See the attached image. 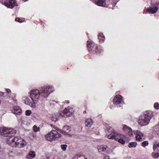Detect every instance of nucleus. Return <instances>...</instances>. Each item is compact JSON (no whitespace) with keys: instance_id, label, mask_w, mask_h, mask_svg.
Listing matches in <instances>:
<instances>
[{"instance_id":"20","label":"nucleus","mask_w":159,"mask_h":159,"mask_svg":"<svg viewBox=\"0 0 159 159\" xmlns=\"http://www.w3.org/2000/svg\"><path fill=\"white\" fill-rule=\"evenodd\" d=\"M95 45V44L92 43L90 41H88L87 43V45L88 47V50L89 51H91V49H91L94 46V45Z\"/></svg>"},{"instance_id":"34","label":"nucleus","mask_w":159,"mask_h":159,"mask_svg":"<svg viewBox=\"0 0 159 159\" xmlns=\"http://www.w3.org/2000/svg\"><path fill=\"white\" fill-rule=\"evenodd\" d=\"M157 144H154L153 146V150L154 151H157L158 150V148H157Z\"/></svg>"},{"instance_id":"5","label":"nucleus","mask_w":159,"mask_h":159,"mask_svg":"<svg viewBox=\"0 0 159 159\" xmlns=\"http://www.w3.org/2000/svg\"><path fill=\"white\" fill-rule=\"evenodd\" d=\"M17 139L15 142V147H17L19 148H23L27 144L26 141L24 139L18 137H17Z\"/></svg>"},{"instance_id":"10","label":"nucleus","mask_w":159,"mask_h":159,"mask_svg":"<svg viewBox=\"0 0 159 159\" xmlns=\"http://www.w3.org/2000/svg\"><path fill=\"white\" fill-rule=\"evenodd\" d=\"M23 100L24 101V103L25 104L30 106L31 107L34 108L36 106L35 105V103L33 102V103H32L31 101L27 97H23Z\"/></svg>"},{"instance_id":"35","label":"nucleus","mask_w":159,"mask_h":159,"mask_svg":"<svg viewBox=\"0 0 159 159\" xmlns=\"http://www.w3.org/2000/svg\"><path fill=\"white\" fill-rule=\"evenodd\" d=\"M154 133L156 135L159 137V129L154 130Z\"/></svg>"},{"instance_id":"39","label":"nucleus","mask_w":159,"mask_h":159,"mask_svg":"<svg viewBox=\"0 0 159 159\" xmlns=\"http://www.w3.org/2000/svg\"><path fill=\"white\" fill-rule=\"evenodd\" d=\"M103 159H110V158L108 156H106L103 158Z\"/></svg>"},{"instance_id":"25","label":"nucleus","mask_w":159,"mask_h":159,"mask_svg":"<svg viewBox=\"0 0 159 159\" xmlns=\"http://www.w3.org/2000/svg\"><path fill=\"white\" fill-rule=\"evenodd\" d=\"M137 144L136 142H130L129 143L128 146L130 148H135Z\"/></svg>"},{"instance_id":"45","label":"nucleus","mask_w":159,"mask_h":159,"mask_svg":"<svg viewBox=\"0 0 159 159\" xmlns=\"http://www.w3.org/2000/svg\"><path fill=\"white\" fill-rule=\"evenodd\" d=\"M97 48H96V49H97V50H98V49H97Z\"/></svg>"},{"instance_id":"1","label":"nucleus","mask_w":159,"mask_h":159,"mask_svg":"<svg viewBox=\"0 0 159 159\" xmlns=\"http://www.w3.org/2000/svg\"><path fill=\"white\" fill-rule=\"evenodd\" d=\"M53 91L54 88L52 86L42 87L40 90L33 89L30 92V97L33 102L35 103L39 100H41L43 98L47 97L50 93Z\"/></svg>"},{"instance_id":"9","label":"nucleus","mask_w":159,"mask_h":159,"mask_svg":"<svg viewBox=\"0 0 159 159\" xmlns=\"http://www.w3.org/2000/svg\"><path fill=\"white\" fill-rule=\"evenodd\" d=\"M134 134H136L135 137L137 141H142V137H143L144 134L139 130L134 131Z\"/></svg>"},{"instance_id":"11","label":"nucleus","mask_w":159,"mask_h":159,"mask_svg":"<svg viewBox=\"0 0 159 159\" xmlns=\"http://www.w3.org/2000/svg\"><path fill=\"white\" fill-rule=\"evenodd\" d=\"M12 113L16 115H20L22 112V110L19 106H14L11 110Z\"/></svg>"},{"instance_id":"19","label":"nucleus","mask_w":159,"mask_h":159,"mask_svg":"<svg viewBox=\"0 0 159 159\" xmlns=\"http://www.w3.org/2000/svg\"><path fill=\"white\" fill-rule=\"evenodd\" d=\"M36 156V153L35 152L30 151L29 152L28 155H27L26 158L28 159L30 158V157L34 158Z\"/></svg>"},{"instance_id":"40","label":"nucleus","mask_w":159,"mask_h":159,"mask_svg":"<svg viewBox=\"0 0 159 159\" xmlns=\"http://www.w3.org/2000/svg\"><path fill=\"white\" fill-rule=\"evenodd\" d=\"M4 94V93L3 92H0V95L3 96Z\"/></svg>"},{"instance_id":"42","label":"nucleus","mask_w":159,"mask_h":159,"mask_svg":"<svg viewBox=\"0 0 159 159\" xmlns=\"http://www.w3.org/2000/svg\"><path fill=\"white\" fill-rule=\"evenodd\" d=\"M7 97L9 98V99H10V96H7Z\"/></svg>"},{"instance_id":"17","label":"nucleus","mask_w":159,"mask_h":159,"mask_svg":"<svg viewBox=\"0 0 159 159\" xmlns=\"http://www.w3.org/2000/svg\"><path fill=\"white\" fill-rule=\"evenodd\" d=\"M106 148L107 146L106 145H102L98 146V151L100 152H104L106 150Z\"/></svg>"},{"instance_id":"13","label":"nucleus","mask_w":159,"mask_h":159,"mask_svg":"<svg viewBox=\"0 0 159 159\" xmlns=\"http://www.w3.org/2000/svg\"><path fill=\"white\" fill-rule=\"evenodd\" d=\"M158 8L156 6H154L153 7H149L147 9V12L150 13H154L157 12L158 10Z\"/></svg>"},{"instance_id":"43","label":"nucleus","mask_w":159,"mask_h":159,"mask_svg":"<svg viewBox=\"0 0 159 159\" xmlns=\"http://www.w3.org/2000/svg\"><path fill=\"white\" fill-rule=\"evenodd\" d=\"M14 102H15L16 101V100H14Z\"/></svg>"},{"instance_id":"27","label":"nucleus","mask_w":159,"mask_h":159,"mask_svg":"<svg viewBox=\"0 0 159 159\" xmlns=\"http://www.w3.org/2000/svg\"><path fill=\"white\" fill-rule=\"evenodd\" d=\"M63 129L67 132H69L71 131L70 129L69 126L67 125L64 126L63 127Z\"/></svg>"},{"instance_id":"33","label":"nucleus","mask_w":159,"mask_h":159,"mask_svg":"<svg viewBox=\"0 0 159 159\" xmlns=\"http://www.w3.org/2000/svg\"><path fill=\"white\" fill-rule=\"evenodd\" d=\"M154 107L156 109H159V104L157 102L155 103Z\"/></svg>"},{"instance_id":"38","label":"nucleus","mask_w":159,"mask_h":159,"mask_svg":"<svg viewBox=\"0 0 159 159\" xmlns=\"http://www.w3.org/2000/svg\"><path fill=\"white\" fill-rule=\"evenodd\" d=\"M6 90L7 93H9L11 92V90L9 89H6Z\"/></svg>"},{"instance_id":"15","label":"nucleus","mask_w":159,"mask_h":159,"mask_svg":"<svg viewBox=\"0 0 159 159\" xmlns=\"http://www.w3.org/2000/svg\"><path fill=\"white\" fill-rule=\"evenodd\" d=\"M143 115L150 120L153 116V113L151 111H146Z\"/></svg>"},{"instance_id":"26","label":"nucleus","mask_w":159,"mask_h":159,"mask_svg":"<svg viewBox=\"0 0 159 159\" xmlns=\"http://www.w3.org/2000/svg\"><path fill=\"white\" fill-rule=\"evenodd\" d=\"M152 156L154 158H157L159 157V153H155L152 152L151 154Z\"/></svg>"},{"instance_id":"2","label":"nucleus","mask_w":159,"mask_h":159,"mask_svg":"<svg viewBox=\"0 0 159 159\" xmlns=\"http://www.w3.org/2000/svg\"><path fill=\"white\" fill-rule=\"evenodd\" d=\"M16 131L14 129L7 127L0 128V134L4 137H7V143L13 147H15V142L17 140V137H12L16 133Z\"/></svg>"},{"instance_id":"30","label":"nucleus","mask_w":159,"mask_h":159,"mask_svg":"<svg viewBox=\"0 0 159 159\" xmlns=\"http://www.w3.org/2000/svg\"><path fill=\"white\" fill-rule=\"evenodd\" d=\"M33 129L34 131L35 132L39 131L40 130L39 127H38L36 125H34L33 127Z\"/></svg>"},{"instance_id":"21","label":"nucleus","mask_w":159,"mask_h":159,"mask_svg":"<svg viewBox=\"0 0 159 159\" xmlns=\"http://www.w3.org/2000/svg\"><path fill=\"white\" fill-rule=\"evenodd\" d=\"M72 159H87L85 157L80 154H78L74 157Z\"/></svg>"},{"instance_id":"3","label":"nucleus","mask_w":159,"mask_h":159,"mask_svg":"<svg viewBox=\"0 0 159 159\" xmlns=\"http://www.w3.org/2000/svg\"><path fill=\"white\" fill-rule=\"evenodd\" d=\"M61 136V135L57 130H52L45 136V139L50 142L57 140Z\"/></svg>"},{"instance_id":"7","label":"nucleus","mask_w":159,"mask_h":159,"mask_svg":"<svg viewBox=\"0 0 159 159\" xmlns=\"http://www.w3.org/2000/svg\"><path fill=\"white\" fill-rule=\"evenodd\" d=\"M70 110L69 108H65L63 111L60 112V114L62 116L64 117L70 116L73 113Z\"/></svg>"},{"instance_id":"22","label":"nucleus","mask_w":159,"mask_h":159,"mask_svg":"<svg viewBox=\"0 0 159 159\" xmlns=\"http://www.w3.org/2000/svg\"><path fill=\"white\" fill-rule=\"evenodd\" d=\"M107 129L108 131L111 134H115V133H118L111 127L108 126L107 127Z\"/></svg>"},{"instance_id":"31","label":"nucleus","mask_w":159,"mask_h":159,"mask_svg":"<svg viewBox=\"0 0 159 159\" xmlns=\"http://www.w3.org/2000/svg\"><path fill=\"white\" fill-rule=\"evenodd\" d=\"M67 147V145L66 144H62L61 145V149L64 151L66 150Z\"/></svg>"},{"instance_id":"18","label":"nucleus","mask_w":159,"mask_h":159,"mask_svg":"<svg viewBox=\"0 0 159 159\" xmlns=\"http://www.w3.org/2000/svg\"><path fill=\"white\" fill-rule=\"evenodd\" d=\"M123 135V138H120V137L117 136V139L116 140L117 141H118L119 143L122 144H124L125 143V141L123 139L125 138V136Z\"/></svg>"},{"instance_id":"16","label":"nucleus","mask_w":159,"mask_h":159,"mask_svg":"<svg viewBox=\"0 0 159 159\" xmlns=\"http://www.w3.org/2000/svg\"><path fill=\"white\" fill-rule=\"evenodd\" d=\"M93 123L92 120L91 119H87L85 120V124L86 126L88 127H90Z\"/></svg>"},{"instance_id":"37","label":"nucleus","mask_w":159,"mask_h":159,"mask_svg":"<svg viewBox=\"0 0 159 159\" xmlns=\"http://www.w3.org/2000/svg\"><path fill=\"white\" fill-rule=\"evenodd\" d=\"M129 131L128 132V134L129 135H131L133 134L132 132L131 131V130H129Z\"/></svg>"},{"instance_id":"12","label":"nucleus","mask_w":159,"mask_h":159,"mask_svg":"<svg viewBox=\"0 0 159 159\" xmlns=\"http://www.w3.org/2000/svg\"><path fill=\"white\" fill-rule=\"evenodd\" d=\"M120 137V138H123V136L119 133H115V134H111L108 135L107 138L109 139H114L116 140L117 139V137Z\"/></svg>"},{"instance_id":"32","label":"nucleus","mask_w":159,"mask_h":159,"mask_svg":"<svg viewBox=\"0 0 159 159\" xmlns=\"http://www.w3.org/2000/svg\"><path fill=\"white\" fill-rule=\"evenodd\" d=\"M32 113V111L30 110H27L25 111V115L27 116H29Z\"/></svg>"},{"instance_id":"29","label":"nucleus","mask_w":159,"mask_h":159,"mask_svg":"<svg viewBox=\"0 0 159 159\" xmlns=\"http://www.w3.org/2000/svg\"><path fill=\"white\" fill-rule=\"evenodd\" d=\"M148 141H145L143 142L142 143L141 145L143 147H145L146 146H148Z\"/></svg>"},{"instance_id":"23","label":"nucleus","mask_w":159,"mask_h":159,"mask_svg":"<svg viewBox=\"0 0 159 159\" xmlns=\"http://www.w3.org/2000/svg\"><path fill=\"white\" fill-rule=\"evenodd\" d=\"M54 129H55L56 130H57V131H59L60 132V133H61V134H64V135H66L68 134V132H67L66 131H65L64 130H61L59 128H58L57 127H54Z\"/></svg>"},{"instance_id":"28","label":"nucleus","mask_w":159,"mask_h":159,"mask_svg":"<svg viewBox=\"0 0 159 159\" xmlns=\"http://www.w3.org/2000/svg\"><path fill=\"white\" fill-rule=\"evenodd\" d=\"M122 129L124 130H132V129L130 128L129 127L126 125H123Z\"/></svg>"},{"instance_id":"36","label":"nucleus","mask_w":159,"mask_h":159,"mask_svg":"<svg viewBox=\"0 0 159 159\" xmlns=\"http://www.w3.org/2000/svg\"><path fill=\"white\" fill-rule=\"evenodd\" d=\"M15 21L19 22H21L20 20V19L18 18H17L15 19Z\"/></svg>"},{"instance_id":"24","label":"nucleus","mask_w":159,"mask_h":159,"mask_svg":"<svg viewBox=\"0 0 159 159\" xmlns=\"http://www.w3.org/2000/svg\"><path fill=\"white\" fill-rule=\"evenodd\" d=\"M98 38L100 42L103 41L105 39V36L102 33H100L98 35Z\"/></svg>"},{"instance_id":"14","label":"nucleus","mask_w":159,"mask_h":159,"mask_svg":"<svg viewBox=\"0 0 159 159\" xmlns=\"http://www.w3.org/2000/svg\"><path fill=\"white\" fill-rule=\"evenodd\" d=\"M105 1V0H97L96 1V4L100 6L107 7V6L106 5Z\"/></svg>"},{"instance_id":"8","label":"nucleus","mask_w":159,"mask_h":159,"mask_svg":"<svg viewBox=\"0 0 159 159\" xmlns=\"http://www.w3.org/2000/svg\"><path fill=\"white\" fill-rule=\"evenodd\" d=\"M114 104H119L123 102L122 97L120 95H117L114 98L113 101Z\"/></svg>"},{"instance_id":"4","label":"nucleus","mask_w":159,"mask_h":159,"mask_svg":"<svg viewBox=\"0 0 159 159\" xmlns=\"http://www.w3.org/2000/svg\"><path fill=\"white\" fill-rule=\"evenodd\" d=\"M150 120L143 115L139 116L138 123L141 126H146L148 124Z\"/></svg>"},{"instance_id":"44","label":"nucleus","mask_w":159,"mask_h":159,"mask_svg":"<svg viewBox=\"0 0 159 159\" xmlns=\"http://www.w3.org/2000/svg\"><path fill=\"white\" fill-rule=\"evenodd\" d=\"M116 3H115V5H114V6H115V5H116Z\"/></svg>"},{"instance_id":"41","label":"nucleus","mask_w":159,"mask_h":159,"mask_svg":"<svg viewBox=\"0 0 159 159\" xmlns=\"http://www.w3.org/2000/svg\"><path fill=\"white\" fill-rule=\"evenodd\" d=\"M83 113H86V111H84L83 112Z\"/></svg>"},{"instance_id":"6","label":"nucleus","mask_w":159,"mask_h":159,"mask_svg":"<svg viewBox=\"0 0 159 159\" xmlns=\"http://www.w3.org/2000/svg\"><path fill=\"white\" fill-rule=\"evenodd\" d=\"M2 4L8 8H12L15 6V0H6Z\"/></svg>"}]
</instances>
